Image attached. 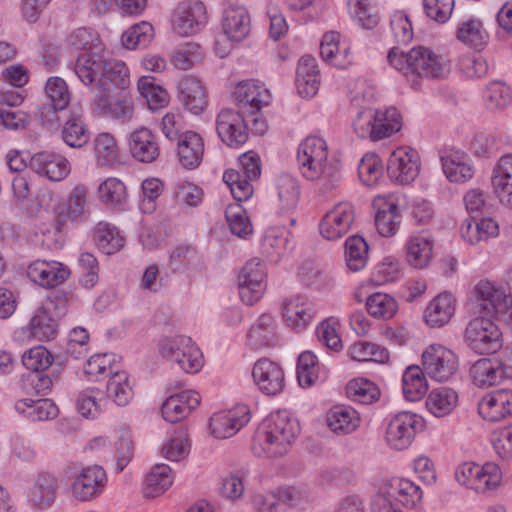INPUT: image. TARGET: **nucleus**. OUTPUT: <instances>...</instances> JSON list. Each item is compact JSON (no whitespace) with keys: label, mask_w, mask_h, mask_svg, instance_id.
Masks as SVG:
<instances>
[{"label":"nucleus","mask_w":512,"mask_h":512,"mask_svg":"<svg viewBox=\"0 0 512 512\" xmlns=\"http://www.w3.org/2000/svg\"><path fill=\"white\" fill-rule=\"evenodd\" d=\"M45 94L49 103L39 107V117L44 123H53L58 120L57 111H63L68 107L70 91L64 79L54 76L47 80Z\"/></svg>","instance_id":"nucleus-18"},{"label":"nucleus","mask_w":512,"mask_h":512,"mask_svg":"<svg viewBox=\"0 0 512 512\" xmlns=\"http://www.w3.org/2000/svg\"><path fill=\"white\" fill-rule=\"evenodd\" d=\"M106 484L107 475L102 467L87 466L82 468L71 483V496L78 502L93 501L103 493Z\"/></svg>","instance_id":"nucleus-12"},{"label":"nucleus","mask_w":512,"mask_h":512,"mask_svg":"<svg viewBox=\"0 0 512 512\" xmlns=\"http://www.w3.org/2000/svg\"><path fill=\"white\" fill-rule=\"evenodd\" d=\"M464 342L477 354H493L502 347V333L489 317H476L465 328Z\"/></svg>","instance_id":"nucleus-7"},{"label":"nucleus","mask_w":512,"mask_h":512,"mask_svg":"<svg viewBox=\"0 0 512 512\" xmlns=\"http://www.w3.org/2000/svg\"><path fill=\"white\" fill-rule=\"evenodd\" d=\"M501 478L500 467L493 462H487L484 465L465 462L455 471V479L460 485L478 493L494 490L499 486Z\"/></svg>","instance_id":"nucleus-8"},{"label":"nucleus","mask_w":512,"mask_h":512,"mask_svg":"<svg viewBox=\"0 0 512 512\" xmlns=\"http://www.w3.org/2000/svg\"><path fill=\"white\" fill-rule=\"evenodd\" d=\"M402 117L394 107L382 109L366 108L358 112L353 120V130L359 138L379 141L398 132Z\"/></svg>","instance_id":"nucleus-4"},{"label":"nucleus","mask_w":512,"mask_h":512,"mask_svg":"<svg viewBox=\"0 0 512 512\" xmlns=\"http://www.w3.org/2000/svg\"><path fill=\"white\" fill-rule=\"evenodd\" d=\"M473 384L479 388H489L508 379V373L502 359L481 358L474 362L469 369Z\"/></svg>","instance_id":"nucleus-25"},{"label":"nucleus","mask_w":512,"mask_h":512,"mask_svg":"<svg viewBox=\"0 0 512 512\" xmlns=\"http://www.w3.org/2000/svg\"><path fill=\"white\" fill-rule=\"evenodd\" d=\"M222 29L224 34L234 42L245 39L251 30V18L243 6H230L223 14Z\"/></svg>","instance_id":"nucleus-33"},{"label":"nucleus","mask_w":512,"mask_h":512,"mask_svg":"<svg viewBox=\"0 0 512 512\" xmlns=\"http://www.w3.org/2000/svg\"><path fill=\"white\" fill-rule=\"evenodd\" d=\"M252 377L261 392L277 395L285 387V374L282 367L267 358L259 359L253 367Z\"/></svg>","instance_id":"nucleus-21"},{"label":"nucleus","mask_w":512,"mask_h":512,"mask_svg":"<svg viewBox=\"0 0 512 512\" xmlns=\"http://www.w3.org/2000/svg\"><path fill=\"white\" fill-rule=\"evenodd\" d=\"M297 163L304 178L317 182L321 194L332 192L342 180L341 162L329 158L328 145L321 137L309 136L299 144Z\"/></svg>","instance_id":"nucleus-1"},{"label":"nucleus","mask_w":512,"mask_h":512,"mask_svg":"<svg viewBox=\"0 0 512 512\" xmlns=\"http://www.w3.org/2000/svg\"><path fill=\"white\" fill-rule=\"evenodd\" d=\"M239 169H229L223 174V181L229 187L234 199L242 202L253 194L252 181L261 175V161L257 153L246 152L238 158Z\"/></svg>","instance_id":"nucleus-6"},{"label":"nucleus","mask_w":512,"mask_h":512,"mask_svg":"<svg viewBox=\"0 0 512 512\" xmlns=\"http://www.w3.org/2000/svg\"><path fill=\"white\" fill-rule=\"evenodd\" d=\"M298 276L302 284L315 289L327 288L333 283L331 275L313 262L303 263L300 267Z\"/></svg>","instance_id":"nucleus-60"},{"label":"nucleus","mask_w":512,"mask_h":512,"mask_svg":"<svg viewBox=\"0 0 512 512\" xmlns=\"http://www.w3.org/2000/svg\"><path fill=\"white\" fill-rule=\"evenodd\" d=\"M96 102L106 116L122 124L133 119V102L127 91L98 95Z\"/></svg>","instance_id":"nucleus-28"},{"label":"nucleus","mask_w":512,"mask_h":512,"mask_svg":"<svg viewBox=\"0 0 512 512\" xmlns=\"http://www.w3.org/2000/svg\"><path fill=\"white\" fill-rule=\"evenodd\" d=\"M459 366L457 355L440 344L428 346L422 353V368L425 374L437 382L450 380Z\"/></svg>","instance_id":"nucleus-9"},{"label":"nucleus","mask_w":512,"mask_h":512,"mask_svg":"<svg viewBox=\"0 0 512 512\" xmlns=\"http://www.w3.org/2000/svg\"><path fill=\"white\" fill-rule=\"evenodd\" d=\"M30 337L38 341H49L56 337L58 324L46 308L39 307L26 328Z\"/></svg>","instance_id":"nucleus-44"},{"label":"nucleus","mask_w":512,"mask_h":512,"mask_svg":"<svg viewBox=\"0 0 512 512\" xmlns=\"http://www.w3.org/2000/svg\"><path fill=\"white\" fill-rule=\"evenodd\" d=\"M70 269L58 261L35 260L27 268L28 278L44 287L54 288L70 277Z\"/></svg>","instance_id":"nucleus-22"},{"label":"nucleus","mask_w":512,"mask_h":512,"mask_svg":"<svg viewBox=\"0 0 512 512\" xmlns=\"http://www.w3.org/2000/svg\"><path fill=\"white\" fill-rule=\"evenodd\" d=\"M318 378L317 357L311 351L302 352L297 361V379L302 387H310Z\"/></svg>","instance_id":"nucleus-64"},{"label":"nucleus","mask_w":512,"mask_h":512,"mask_svg":"<svg viewBox=\"0 0 512 512\" xmlns=\"http://www.w3.org/2000/svg\"><path fill=\"white\" fill-rule=\"evenodd\" d=\"M366 309L372 317L388 320L397 313L398 303L391 295L377 292L367 297Z\"/></svg>","instance_id":"nucleus-54"},{"label":"nucleus","mask_w":512,"mask_h":512,"mask_svg":"<svg viewBox=\"0 0 512 512\" xmlns=\"http://www.w3.org/2000/svg\"><path fill=\"white\" fill-rule=\"evenodd\" d=\"M265 264L258 258L245 263L238 274L239 295L243 303L253 305L258 302L265 291Z\"/></svg>","instance_id":"nucleus-11"},{"label":"nucleus","mask_w":512,"mask_h":512,"mask_svg":"<svg viewBox=\"0 0 512 512\" xmlns=\"http://www.w3.org/2000/svg\"><path fill=\"white\" fill-rule=\"evenodd\" d=\"M107 56L103 47L80 54L74 64V72L85 86L98 89L100 78L105 72Z\"/></svg>","instance_id":"nucleus-19"},{"label":"nucleus","mask_w":512,"mask_h":512,"mask_svg":"<svg viewBox=\"0 0 512 512\" xmlns=\"http://www.w3.org/2000/svg\"><path fill=\"white\" fill-rule=\"evenodd\" d=\"M204 154L202 137L193 131H185L177 141V157L179 163L186 169L198 167Z\"/></svg>","instance_id":"nucleus-34"},{"label":"nucleus","mask_w":512,"mask_h":512,"mask_svg":"<svg viewBox=\"0 0 512 512\" xmlns=\"http://www.w3.org/2000/svg\"><path fill=\"white\" fill-rule=\"evenodd\" d=\"M29 167L32 171L51 181H61L70 173L69 161L60 154L41 151L30 157Z\"/></svg>","instance_id":"nucleus-23"},{"label":"nucleus","mask_w":512,"mask_h":512,"mask_svg":"<svg viewBox=\"0 0 512 512\" xmlns=\"http://www.w3.org/2000/svg\"><path fill=\"white\" fill-rule=\"evenodd\" d=\"M15 409L21 414H25L31 421H46L55 418L58 415V408L47 398L37 400L25 398L16 401Z\"/></svg>","instance_id":"nucleus-43"},{"label":"nucleus","mask_w":512,"mask_h":512,"mask_svg":"<svg viewBox=\"0 0 512 512\" xmlns=\"http://www.w3.org/2000/svg\"><path fill=\"white\" fill-rule=\"evenodd\" d=\"M348 354L352 360L359 362L384 363L389 359V352L386 348L364 341L356 342L350 346Z\"/></svg>","instance_id":"nucleus-58"},{"label":"nucleus","mask_w":512,"mask_h":512,"mask_svg":"<svg viewBox=\"0 0 512 512\" xmlns=\"http://www.w3.org/2000/svg\"><path fill=\"white\" fill-rule=\"evenodd\" d=\"M250 420V411L246 405H238L228 411L215 413L210 418L209 428L215 438L232 437Z\"/></svg>","instance_id":"nucleus-20"},{"label":"nucleus","mask_w":512,"mask_h":512,"mask_svg":"<svg viewBox=\"0 0 512 512\" xmlns=\"http://www.w3.org/2000/svg\"><path fill=\"white\" fill-rule=\"evenodd\" d=\"M276 191L281 210H292L297 206L300 189L297 180L287 174L279 176L276 180Z\"/></svg>","instance_id":"nucleus-56"},{"label":"nucleus","mask_w":512,"mask_h":512,"mask_svg":"<svg viewBox=\"0 0 512 512\" xmlns=\"http://www.w3.org/2000/svg\"><path fill=\"white\" fill-rule=\"evenodd\" d=\"M491 187L500 203L512 208V153L501 156L494 165Z\"/></svg>","instance_id":"nucleus-26"},{"label":"nucleus","mask_w":512,"mask_h":512,"mask_svg":"<svg viewBox=\"0 0 512 512\" xmlns=\"http://www.w3.org/2000/svg\"><path fill=\"white\" fill-rule=\"evenodd\" d=\"M484 98L488 109L500 110L511 103V89L504 82L492 81L486 87Z\"/></svg>","instance_id":"nucleus-62"},{"label":"nucleus","mask_w":512,"mask_h":512,"mask_svg":"<svg viewBox=\"0 0 512 512\" xmlns=\"http://www.w3.org/2000/svg\"><path fill=\"white\" fill-rule=\"evenodd\" d=\"M354 219V206L347 201L339 202L322 217L320 234L327 240H338L349 232Z\"/></svg>","instance_id":"nucleus-13"},{"label":"nucleus","mask_w":512,"mask_h":512,"mask_svg":"<svg viewBox=\"0 0 512 512\" xmlns=\"http://www.w3.org/2000/svg\"><path fill=\"white\" fill-rule=\"evenodd\" d=\"M207 11L201 1H185L178 4L172 15V28L180 36L195 34L206 23Z\"/></svg>","instance_id":"nucleus-15"},{"label":"nucleus","mask_w":512,"mask_h":512,"mask_svg":"<svg viewBox=\"0 0 512 512\" xmlns=\"http://www.w3.org/2000/svg\"><path fill=\"white\" fill-rule=\"evenodd\" d=\"M131 155L139 162L151 163L160 154L156 136L146 127L135 129L128 138Z\"/></svg>","instance_id":"nucleus-30"},{"label":"nucleus","mask_w":512,"mask_h":512,"mask_svg":"<svg viewBox=\"0 0 512 512\" xmlns=\"http://www.w3.org/2000/svg\"><path fill=\"white\" fill-rule=\"evenodd\" d=\"M179 99L187 110L198 115L207 106V95L201 81L193 76H185L178 83Z\"/></svg>","instance_id":"nucleus-35"},{"label":"nucleus","mask_w":512,"mask_h":512,"mask_svg":"<svg viewBox=\"0 0 512 512\" xmlns=\"http://www.w3.org/2000/svg\"><path fill=\"white\" fill-rule=\"evenodd\" d=\"M106 64L97 89L98 95L126 91L130 85V75L125 63L107 57Z\"/></svg>","instance_id":"nucleus-32"},{"label":"nucleus","mask_w":512,"mask_h":512,"mask_svg":"<svg viewBox=\"0 0 512 512\" xmlns=\"http://www.w3.org/2000/svg\"><path fill=\"white\" fill-rule=\"evenodd\" d=\"M200 400L199 393L194 390H186L171 395L162 404V416L167 422H179L199 406Z\"/></svg>","instance_id":"nucleus-27"},{"label":"nucleus","mask_w":512,"mask_h":512,"mask_svg":"<svg viewBox=\"0 0 512 512\" xmlns=\"http://www.w3.org/2000/svg\"><path fill=\"white\" fill-rule=\"evenodd\" d=\"M388 62L405 76L420 78H441L449 70L447 61L428 47L417 46L408 52L392 48L387 56Z\"/></svg>","instance_id":"nucleus-3"},{"label":"nucleus","mask_w":512,"mask_h":512,"mask_svg":"<svg viewBox=\"0 0 512 512\" xmlns=\"http://www.w3.org/2000/svg\"><path fill=\"white\" fill-rule=\"evenodd\" d=\"M387 493L407 509H418L422 504V489L406 478L391 479Z\"/></svg>","instance_id":"nucleus-36"},{"label":"nucleus","mask_w":512,"mask_h":512,"mask_svg":"<svg viewBox=\"0 0 512 512\" xmlns=\"http://www.w3.org/2000/svg\"><path fill=\"white\" fill-rule=\"evenodd\" d=\"M173 483L171 468L166 464H156L145 479L144 494L154 498L166 491Z\"/></svg>","instance_id":"nucleus-51"},{"label":"nucleus","mask_w":512,"mask_h":512,"mask_svg":"<svg viewBox=\"0 0 512 512\" xmlns=\"http://www.w3.org/2000/svg\"><path fill=\"white\" fill-rule=\"evenodd\" d=\"M94 240L98 248L105 254L111 255L124 246V238L115 226L99 222L94 230Z\"/></svg>","instance_id":"nucleus-52"},{"label":"nucleus","mask_w":512,"mask_h":512,"mask_svg":"<svg viewBox=\"0 0 512 512\" xmlns=\"http://www.w3.org/2000/svg\"><path fill=\"white\" fill-rule=\"evenodd\" d=\"M65 218L68 221L81 223L90 215L88 202V189L84 185L75 186L69 193L65 210Z\"/></svg>","instance_id":"nucleus-45"},{"label":"nucleus","mask_w":512,"mask_h":512,"mask_svg":"<svg viewBox=\"0 0 512 512\" xmlns=\"http://www.w3.org/2000/svg\"><path fill=\"white\" fill-rule=\"evenodd\" d=\"M61 134L63 141L73 148H80L88 142L89 133L82 119L80 107H72L71 115L64 122Z\"/></svg>","instance_id":"nucleus-42"},{"label":"nucleus","mask_w":512,"mask_h":512,"mask_svg":"<svg viewBox=\"0 0 512 512\" xmlns=\"http://www.w3.org/2000/svg\"><path fill=\"white\" fill-rule=\"evenodd\" d=\"M424 427L423 419L417 414L403 411L394 415L386 428V441L395 450L408 448L415 435Z\"/></svg>","instance_id":"nucleus-10"},{"label":"nucleus","mask_w":512,"mask_h":512,"mask_svg":"<svg viewBox=\"0 0 512 512\" xmlns=\"http://www.w3.org/2000/svg\"><path fill=\"white\" fill-rule=\"evenodd\" d=\"M234 98L242 113L254 115L269 105L271 93L263 83L257 80H246L236 86Z\"/></svg>","instance_id":"nucleus-16"},{"label":"nucleus","mask_w":512,"mask_h":512,"mask_svg":"<svg viewBox=\"0 0 512 512\" xmlns=\"http://www.w3.org/2000/svg\"><path fill=\"white\" fill-rule=\"evenodd\" d=\"M478 413L491 422L512 416V390L499 389L482 397L478 403Z\"/></svg>","instance_id":"nucleus-24"},{"label":"nucleus","mask_w":512,"mask_h":512,"mask_svg":"<svg viewBox=\"0 0 512 512\" xmlns=\"http://www.w3.org/2000/svg\"><path fill=\"white\" fill-rule=\"evenodd\" d=\"M443 172L450 182L464 183L474 175L469 156L459 150L449 149L441 156Z\"/></svg>","instance_id":"nucleus-31"},{"label":"nucleus","mask_w":512,"mask_h":512,"mask_svg":"<svg viewBox=\"0 0 512 512\" xmlns=\"http://www.w3.org/2000/svg\"><path fill=\"white\" fill-rule=\"evenodd\" d=\"M432 240L425 234L412 236L406 244V259L417 269L426 267L432 255Z\"/></svg>","instance_id":"nucleus-46"},{"label":"nucleus","mask_w":512,"mask_h":512,"mask_svg":"<svg viewBox=\"0 0 512 512\" xmlns=\"http://www.w3.org/2000/svg\"><path fill=\"white\" fill-rule=\"evenodd\" d=\"M476 304L486 316L495 317L512 327V293L488 279L480 280L473 289Z\"/></svg>","instance_id":"nucleus-5"},{"label":"nucleus","mask_w":512,"mask_h":512,"mask_svg":"<svg viewBox=\"0 0 512 512\" xmlns=\"http://www.w3.org/2000/svg\"><path fill=\"white\" fill-rule=\"evenodd\" d=\"M299 433L298 421L285 410L277 411L256 431L252 439L253 453L258 457H281L288 453Z\"/></svg>","instance_id":"nucleus-2"},{"label":"nucleus","mask_w":512,"mask_h":512,"mask_svg":"<svg viewBox=\"0 0 512 512\" xmlns=\"http://www.w3.org/2000/svg\"><path fill=\"white\" fill-rule=\"evenodd\" d=\"M401 212L397 203L387 201L375 216V227L383 237H392L399 229Z\"/></svg>","instance_id":"nucleus-50"},{"label":"nucleus","mask_w":512,"mask_h":512,"mask_svg":"<svg viewBox=\"0 0 512 512\" xmlns=\"http://www.w3.org/2000/svg\"><path fill=\"white\" fill-rule=\"evenodd\" d=\"M426 374L423 368L409 366L402 376V389L404 397L408 401L420 400L428 390Z\"/></svg>","instance_id":"nucleus-48"},{"label":"nucleus","mask_w":512,"mask_h":512,"mask_svg":"<svg viewBox=\"0 0 512 512\" xmlns=\"http://www.w3.org/2000/svg\"><path fill=\"white\" fill-rule=\"evenodd\" d=\"M458 402L457 393L447 387L432 390L426 398V408L436 417L450 414Z\"/></svg>","instance_id":"nucleus-49"},{"label":"nucleus","mask_w":512,"mask_h":512,"mask_svg":"<svg viewBox=\"0 0 512 512\" xmlns=\"http://www.w3.org/2000/svg\"><path fill=\"white\" fill-rule=\"evenodd\" d=\"M346 394L353 402L368 405L377 401L381 392L372 381L365 378H357L349 381L346 386Z\"/></svg>","instance_id":"nucleus-53"},{"label":"nucleus","mask_w":512,"mask_h":512,"mask_svg":"<svg viewBox=\"0 0 512 512\" xmlns=\"http://www.w3.org/2000/svg\"><path fill=\"white\" fill-rule=\"evenodd\" d=\"M275 318L264 313L260 315L249 329L247 338L248 344L253 349H260L274 345L276 340Z\"/></svg>","instance_id":"nucleus-38"},{"label":"nucleus","mask_w":512,"mask_h":512,"mask_svg":"<svg viewBox=\"0 0 512 512\" xmlns=\"http://www.w3.org/2000/svg\"><path fill=\"white\" fill-rule=\"evenodd\" d=\"M387 173L391 180L400 184L411 183L419 174V158L411 148L394 150L387 162Z\"/></svg>","instance_id":"nucleus-17"},{"label":"nucleus","mask_w":512,"mask_h":512,"mask_svg":"<svg viewBox=\"0 0 512 512\" xmlns=\"http://www.w3.org/2000/svg\"><path fill=\"white\" fill-rule=\"evenodd\" d=\"M368 244L363 237L354 235L345 242V261L347 267L357 272L363 269L367 263Z\"/></svg>","instance_id":"nucleus-55"},{"label":"nucleus","mask_w":512,"mask_h":512,"mask_svg":"<svg viewBox=\"0 0 512 512\" xmlns=\"http://www.w3.org/2000/svg\"><path fill=\"white\" fill-rule=\"evenodd\" d=\"M138 90L146 99L151 110H158L169 103L168 92L162 87L155 85L151 77H141L138 80Z\"/></svg>","instance_id":"nucleus-59"},{"label":"nucleus","mask_w":512,"mask_h":512,"mask_svg":"<svg viewBox=\"0 0 512 512\" xmlns=\"http://www.w3.org/2000/svg\"><path fill=\"white\" fill-rule=\"evenodd\" d=\"M455 312V299L450 293H441L427 306L425 321L431 327L448 323Z\"/></svg>","instance_id":"nucleus-40"},{"label":"nucleus","mask_w":512,"mask_h":512,"mask_svg":"<svg viewBox=\"0 0 512 512\" xmlns=\"http://www.w3.org/2000/svg\"><path fill=\"white\" fill-rule=\"evenodd\" d=\"M218 136L229 147L238 148L248 140V126L241 112L225 108L216 119Z\"/></svg>","instance_id":"nucleus-14"},{"label":"nucleus","mask_w":512,"mask_h":512,"mask_svg":"<svg viewBox=\"0 0 512 512\" xmlns=\"http://www.w3.org/2000/svg\"><path fill=\"white\" fill-rule=\"evenodd\" d=\"M98 197L105 205L119 206L126 202L128 194L125 184L120 179L109 177L99 185Z\"/></svg>","instance_id":"nucleus-57"},{"label":"nucleus","mask_w":512,"mask_h":512,"mask_svg":"<svg viewBox=\"0 0 512 512\" xmlns=\"http://www.w3.org/2000/svg\"><path fill=\"white\" fill-rule=\"evenodd\" d=\"M107 398L117 406H126L133 398V384L126 371H117L109 378L106 387Z\"/></svg>","instance_id":"nucleus-47"},{"label":"nucleus","mask_w":512,"mask_h":512,"mask_svg":"<svg viewBox=\"0 0 512 512\" xmlns=\"http://www.w3.org/2000/svg\"><path fill=\"white\" fill-rule=\"evenodd\" d=\"M313 312V304L305 295H292L282 304L283 318L294 330L305 329L313 317Z\"/></svg>","instance_id":"nucleus-29"},{"label":"nucleus","mask_w":512,"mask_h":512,"mask_svg":"<svg viewBox=\"0 0 512 512\" xmlns=\"http://www.w3.org/2000/svg\"><path fill=\"white\" fill-rule=\"evenodd\" d=\"M172 197L178 205L197 207L203 200V190L188 181H178L172 188Z\"/></svg>","instance_id":"nucleus-63"},{"label":"nucleus","mask_w":512,"mask_h":512,"mask_svg":"<svg viewBox=\"0 0 512 512\" xmlns=\"http://www.w3.org/2000/svg\"><path fill=\"white\" fill-rule=\"evenodd\" d=\"M456 38L466 46L480 51L487 45L489 34L480 19L470 17L458 24Z\"/></svg>","instance_id":"nucleus-39"},{"label":"nucleus","mask_w":512,"mask_h":512,"mask_svg":"<svg viewBox=\"0 0 512 512\" xmlns=\"http://www.w3.org/2000/svg\"><path fill=\"white\" fill-rule=\"evenodd\" d=\"M153 35V26L143 21L123 33L122 43L127 49L144 48L151 42Z\"/></svg>","instance_id":"nucleus-61"},{"label":"nucleus","mask_w":512,"mask_h":512,"mask_svg":"<svg viewBox=\"0 0 512 512\" xmlns=\"http://www.w3.org/2000/svg\"><path fill=\"white\" fill-rule=\"evenodd\" d=\"M57 488L56 477L51 474H40L30 490L29 500L33 506L46 509L54 503Z\"/></svg>","instance_id":"nucleus-41"},{"label":"nucleus","mask_w":512,"mask_h":512,"mask_svg":"<svg viewBox=\"0 0 512 512\" xmlns=\"http://www.w3.org/2000/svg\"><path fill=\"white\" fill-rule=\"evenodd\" d=\"M326 421L332 432L337 435H346L360 426L361 418L354 408L337 405L327 412Z\"/></svg>","instance_id":"nucleus-37"}]
</instances>
